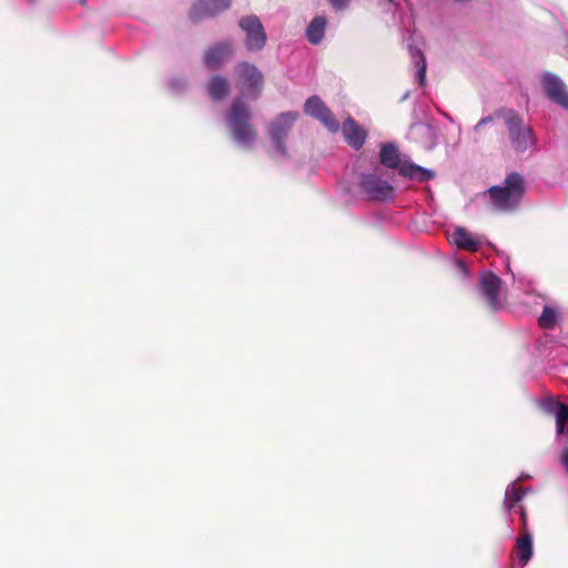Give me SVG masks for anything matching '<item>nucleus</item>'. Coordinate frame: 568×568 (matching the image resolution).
<instances>
[{
	"label": "nucleus",
	"mask_w": 568,
	"mask_h": 568,
	"mask_svg": "<svg viewBox=\"0 0 568 568\" xmlns=\"http://www.w3.org/2000/svg\"><path fill=\"white\" fill-rule=\"evenodd\" d=\"M232 138L241 146L251 149L258 138V132L252 123V112L242 98H235L226 115Z\"/></svg>",
	"instance_id": "obj_1"
},
{
	"label": "nucleus",
	"mask_w": 568,
	"mask_h": 568,
	"mask_svg": "<svg viewBox=\"0 0 568 568\" xmlns=\"http://www.w3.org/2000/svg\"><path fill=\"white\" fill-rule=\"evenodd\" d=\"M487 192L496 210L510 212L521 202L526 193V181L521 174L511 172L506 176L503 185L490 186Z\"/></svg>",
	"instance_id": "obj_2"
},
{
	"label": "nucleus",
	"mask_w": 568,
	"mask_h": 568,
	"mask_svg": "<svg viewBox=\"0 0 568 568\" xmlns=\"http://www.w3.org/2000/svg\"><path fill=\"white\" fill-rule=\"evenodd\" d=\"M381 163L389 169H398L400 175L418 182L434 179L435 174L417 164L400 162L398 148L393 143L384 144L379 152Z\"/></svg>",
	"instance_id": "obj_3"
},
{
	"label": "nucleus",
	"mask_w": 568,
	"mask_h": 568,
	"mask_svg": "<svg viewBox=\"0 0 568 568\" xmlns=\"http://www.w3.org/2000/svg\"><path fill=\"white\" fill-rule=\"evenodd\" d=\"M235 83L242 100H257L263 92L264 75L252 63L241 62L235 65Z\"/></svg>",
	"instance_id": "obj_4"
},
{
	"label": "nucleus",
	"mask_w": 568,
	"mask_h": 568,
	"mask_svg": "<svg viewBox=\"0 0 568 568\" xmlns=\"http://www.w3.org/2000/svg\"><path fill=\"white\" fill-rule=\"evenodd\" d=\"M505 121L510 144L516 152L521 153L528 151L535 145L532 130L524 123L523 119L515 111H507Z\"/></svg>",
	"instance_id": "obj_5"
},
{
	"label": "nucleus",
	"mask_w": 568,
	"mask_h": 568,
	"mask_svg": "<svg viewBox=\"0 0 568 568\" xmlns=\"http://www.w3.org/2000/svg\"><path fill=\"white\" fill-rule=\"evenodd\" d=\"M297 119V113L293 111H287L281 113L268 128L270 138L275 146V149L281 154H286V145L285 140L288 135L293 123Z\"/></svg>",
	"instance_id": "obj_6"
},
{
	"label": "nucleus",
	"mask_w": 568,
	"mask_h": 568,
	"mask_svg": "<svg viewBox=\"0 0 568 568\" xmlns=\"http://www.w3.org/2000/svg\"><path fill=\"white\" fill-rule=\"evenodd\" d=\"M304 111L320 121L329 132L336 133L339 130V122L318 95H312L306 100Z\"/></svg>",
	"instance_id": "obj_7"
},
{
	"label": "nucleus",
	"mask_w": 568,
	"mask_h": 568,
	"mask_svg": "<svg viewBox=\"0 0 568 568\" xmlns=\"http://www.w3.org/2000/svg\"><path fill=\"white\" fill-rule=\"evenodd\" d=\"M359 189L367 199L373 201H387L394 196L395 192L393 185L375 174L363 175Z\"/></svg>",
	"instance_id": "obj_8"
},
{
	"label": "nucleus",
	"mask_w": 568,
	"mask_h": 568,
	"mask_svg": "<svg viewBox=\"0 0 568 568\" xmlns=\"http://www.w3.org/2000/svg\"><path fill=\"white\" fill-rule=\"evenodd\" d=\"M240 28L246 34L245 45L248 51H260L266 42V33L256 16H246L240 20Z\"/></svg>",
	"instance_id": "obj_9"
},
{
	"label": "nucleus",
	"mask_w": 568,
	"mask_h": 568,
	"mask_svg": "<svg viewBox=\"0 0 568 568\" xmlns=\"http://www.w3.org/2000/svg\"><path fill=\"white\" fill-rule=\"evenodd\" d=\"M231 0H196L190 9V19L199 22L204 18L214 17L231 7Z\"/></svg>",
	"instance_id": "obj_10"
},
{
	"label": "nucleus",
	"mask_w": 568,
	"mask_h": 568,
	"mask_svg": "<svg viewBox=\"0 0 568 568\" xmlns=\"http://www.w3.org/2000/svg\"><path fill=\"white\" fill-rule=\"evenodd\" d=\"M234 54V49H233V45L232 43L230 42H219L212 47H210L204 55H203V61H204V64L209 68V69H217L220 68L223 63H225L226 61H229Z\"/></svg>",
	"instance_id": "obj_11"
},
{
	"label": "nucleus",
	"mask_w": 568,
	"mask_h": 568,
	"mask_svg": "<svg viewBox=\"0 0 568 568\" xmlns=\"http://www.w3.org/2000/svg\"><path fill=\"white\" fill-rule=\"evenodd\" d=\"M479 286L488 306L497 310L500 306L498 296L501 286V280L491 272L481 275Z\"/></svg>",
	"instance_id": "obj_12"
},
{
	"label": "nucleus",
	"mask_w": 568,
	"mask_h": 568,
	"mask_svg": "<svg viewBox=\"0 0 568 568\" xmlns=\"http://www.w3.org/2000/svg\"><path fill=\"white\" fill-rule=\"evenodd\" d=\"M542 85L546 95L555 103L568 108V94L565 91V83L555 74L546 72L542 75Z\"/></svg>",
	"instance_id": "obj_13"
},
{
	"label": "nucleus",
	"mask_w": 568,
	"mask_h": 568,
	"mask_svg": "<svg viewBox=\"0 0 568 568\" xmlns=\"http://www.w3.org/2000/svg\"><path fill=\"white\" fill-rule=\"evenodd\" d=\"M342 132L348 145L355 150H359L363 146L367 136L366 131L351 116L344 121Z\"/></svg>",
	"instance_id": "obj_14"
},
{
	"label": "nucleus",
	"mask_w": 568,
	"mask_h": 568,
	"mask_svg": "<svg viewBox=\"0 0 568 568\" xmlns=\"http://www.w3.org/2000/svg\"><path fill=\"white\" fill-rule=\"evenodd\" d=\"M449 241L460 250L476 252L480 247V241L464 227H456L449 235Z\"/></svg>",
	"instance_id": "obj_15"
},
{
	"label": "nucleus",
	"mask_w": 568,
	"mask_h": 568,
	"mask_svg": "<svg viewBox=\"0 0 568 568\" xmlns=\"http://www.w3.org/2000/svg\"><path fill=\"white\" fill-rule=\"evenodd\" d=\"M206 90L213 101H221L230 94L231 83L222 75H214L210 79Z\"/></svg>",
	"instance_id": "obj_16"
},
{
	"label": "nucleus",
	"mask_w": 568,
	"mask_h": 568,
	"mask_svg": "<svg viewBox=\"0 0 568 568\" xmlns=\"http://www.w3.org/2000/svg\"><path fill=\"white\" fill-rule=\"evenodd\" d=\"M544 409L548 414L556 416L557 432L559 434L564 433L565 426L568 423V405L549 399L544 404Z\"/></svg>",
	"instance_id": "obj_17"
},
{
	"label": "nucleus",
	"mask_w": 568,
	"mask_h": 568,
	"mask_svg": "<svg viewBox=\"0 0 568 568\" xmlns=\"http://www.w3.org/2000/svg\"><path fill=\"white\" fill-rule=\"evenodd\" d=\"M326 26H327V20L325 17H323V16L315 17L310 22V24L307 26V29H306L307 40L312 44H318L324 38Z\"/></svg>",
	"instance_id": "obj_18"
},
{
	"label": "nucleus",
	"mask_w": 568,
	"mask_h": 568,
	"mask_svg": "<svg viewBox=\"0 0 568 568\" xmlns=\"http://www.w3.org/2000/svg\"><path fill=\"white\" fill-rule=\"evenodd\" d=\"M515 551L521 565H527L532 556V537L530 534L520 535L516 539Z\"/></svg>",
	"instance_id": "obj_19"
},
{
	"label": "nucleus",
	"mask_w": 568,
	"mask_h": 568,
	"mask_svg": "<svg viewBox=\"0 0 568 568\" xmlns=\"http://www.w3.org/2000/svg\"><path fill=\"white\" fill-rule=\"evenodd\" d=\"M409 51H410L412 59L415 63V67L417 68V72H416L417 82L420 87H423V85H425V82H426V69H427L425 57L418 48L410 47Z\"/></svg>",
	"instance_id": "obj_20"
},
{
	"label": "nucleus",
	"mask_w": 568,
	"mask_h": 568,
	"mask_svg": "<svg viewBox=\"0 0 568 568\" xmlns=\"http://www.w3.org/2000/svg\"><path fill=\"white\" fill-rule=\"evenodd\" d=\"M526 495V490L518 486L516 483H513L506 488L505 491V499H504V506L508 510H511L515 508V506L524 498Z\"/></svg>",
	"instance_id": "obj_21"
},
{
	"label": "nucleus",
	"mask_w": 568,
	"mask_h": 568,
	"mask_svg": "<svg viewBox=\"0 0 568 568\" xmlns=\"http://www.w3.org/2000/svg\"><path fill=\"white\" fill-rule=\"evenodd\" d=\"M558 323V312L550 305H545L538 324L542 329H552Z\"/></svg>",
	"instance_id": "obj_22"
},
{
	"label": "nucleus",
	"mask_w": 568,
	"mask_h": 568,
	"mask_svg": "<svg viewBox=\"0 0 568 568\" xmlns=\"http://www.w3.org/2000/svg\"><path fill=\"white\" fill-rule=\"evenodd\" d=\"M518 513L520 516V528H519L520 535L530 534L528 530V516H527L526 508L524 506H519Z\"/></svg>",
	"instance_id": "obj_23"
},
{
	"label": "nucleus",
	"mask_w": 568,
	"mask_h": 568,
	"mask_svg": "<svg viewBox=\"0 0 568 568\" xmlns=\"http://www.w3.org/2000/svg\"><path fill=\"white\" fill-rule=\"evenodd\" d=\"M332 7L336 10L344 9L349 0H328Z\"/></svg>",
	"instance_id": "obj_24"
},
{
	"label": "nucleus",
	"mask_w": 568,
	"mask_h": 568,
	"mask_svg": "<svg viewBox=\"0 0 568 568\" xmlns=\"http://www.w3.org/2000/svg\"><path fill=\"white\" fill-rule=\"evenodd\" d=\"M560 462L568 469V446L564 447L560 454Z\"/></svg>",
	"instance_id": "obj_25"
},
{
	"label": "nucleus",
	"mask_w": 568,
	"mask_h": 568,
	"mask_svg": "<svg viewBox=\"0 0 568 568\" xmlns=\"http://www.w3.org/2000/svg\"><path fill=\"white\" fill-rule=\"evenodd\" d=\"M491 121H493V116H490V115H489V116H486V118H483V119H481V120H480V121L475 125V131H476V132H479V131H480V129H481L485 124H487V123H489V122H491Z\"/></svg>",
	"instance_id": "obj_26"
},
{
	"label": "nucleus",
	"mask_w": 568,
	"mask_h": 568,
	"mask_svg": "<svg viewBox=\"0 0 568 568\" xmlns=\"http://www.w3.org/2000/svg\"><path fill=\"white\" fill-rule=\"evenodd\" d=\"M387 1H388L389 3H393V2H394V0H387Z\"/></svg>",
	"instance_id": "obj_27"
}]
</instances>
